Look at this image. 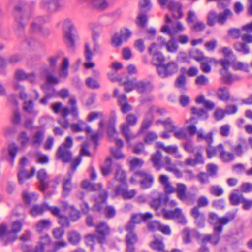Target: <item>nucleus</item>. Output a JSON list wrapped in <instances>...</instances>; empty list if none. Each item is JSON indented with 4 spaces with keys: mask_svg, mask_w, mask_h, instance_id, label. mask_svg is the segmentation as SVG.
I'll list each match as a JSON object with an SVG mask.
<instances>
[{
    "mask_svg": "<svg viewBox=\"0 0 252 252\" xmlns=\"http://www.w3.org/2000/svg\"><path fill=\"white\" fill-rule=\"evenodd\" d=\"M126 123H123L121 125V132L127 142H129L136 138L130 131L129 126H134L137 124V116L133 113H129L126 118Z\"/></svg>",
    "mask_w": 252,
    "mask_h": 252,
    "instance_id": "nucleus-8",
    "label": "nucleus"
},
{
    "mask_svg": "<svg viewBox=\"0 0 252 252\" xmlns=\"http://www.w3.org/2000/svg\"><path fill=\"white\" fill-rule=\"evenodd\" d=\"M93 5L95 8L104 10L107 7V3L105 0H94L92 2Z\"/></svg>",
    "mask_w": 252,
    "mask_h": 252,
    "instance_id": "nucleus-54",
    "label": "nucleus"
},
{
    "mask_svg": "<svg viewBox=\"0 0 252 252\" xmlns=\"http://www.w3.org/2000/svg\"><path fill=\"white\" fill-rule=\"evenodd\" d=\"M134 176L141 178L140 184L142 189H147L152 187L154 182V178L151 174L144 171L139 170L135 172Z\"/></svg>",
    "mask_w": 252,
    "mask_h": 252,
    "instance_id": "nucleus-12",
    "label": "nucleus"
},
{
    "mask_svg": "<svg viewBox=\"0 0 252 252\" xmlns=\"http://www.w3.org/2000/svg\"><path fill=\"white\" fill-rule=\"evenodd\" d=\"M232 16V12L228 8H225L222 12L218 14L214 11H211L207 16V25L212 27L217 22L220 25H223L226 22L227 19L231 18Z\"/></svg>",
    "mask_w": 252,
    "mask_h": 252,
    "instance_id": "nucleus-7",
    "label": "nucleus"
},
{
    "mask_svg": "<svg viewBox=\"0 0 252 252\" xmlns=\"http://www.w3.org/2000/svg\"><path fill=\"white\" fill-rule=\"evenodd\" d=\"M66 246L67 243L65 241H56L53 242L48 234H44L40 237L35 247L39 252H57Z\"/></svg>",
    "mask_w": 252,
    "mask_h": 252,
    "instance_id": "nucleus-1",
    "label": "nucleus"
},
{
    "mask_svg": "<svg viewBox=\"0 0 252 252\" xmlns=\"http://www.w3.org/2000/svg\"><path fill=\"white\" fill-rule=\"evenodd\" d=\"M13 88L15 90L19 92V97L22 100H25L27 97V94L25 92V88L18 82L13 83Z\"/></svg>",
    "mask_w": 252,
    "mask_h": 252,
    "instance_id": "nucleus-39",
    "label": "nucleus"
},
{
    "mask_svg": "<svg viewBox=\"0 0 252 252\" xmlns=\"http://www.w3.org/2000/svg\"><path fill=\"white\" fill-rule=\"evenodd\" d=\"M181 210L176 208L174 210H167L163 212V215L166 219H177L180 215Z\"/></svg>",
    "mask_w": 252,
    "mask_h": 252,
    "instance_id": "nucleus-35",
    "label": "nucleus"
},
{
    "mask_svg": "<svg viewBox=\"0 0 252 252\" xmlns=\"http://www.w3.org/2000/svg\"><path fill=\"white\" fill-rule=\"evenodd\" d=\"M213 132H210L206 135H204L201 132H197V141H200L204 140L207 144L206 153L209 158H211L213 157L216 156L218 153L220 155V153L223 148V146L221 144H220L216 147L212 146V144L213 141Z\"/></svg>",
    "mask_w": 252,
    "mask_h": 252,
    "instance_id": "nucleus-6",
    "label": "nucleus"
},
{
    "mask_svg": "<svg viewBox=\"0 0 252 252\" xmlns=\"http://www.w3.org/2000/svg\"><path fill=\"white\" fill-rule=\"evenodd\" d=\"M153 88L152 84L149 82L143 81L136 82V90L140 93L143 94L151 91Z\"/></svg>",
    "mask_w": 252,
    "mask_h": 252,
    "instance_id": "nucleus-27",
    "label": "nucleus"
},
{
    "mask_svg": "<svg viewBox=\"0 0 252 252\" xmlns=\"http://www.w3.org/2000/svg\"><path fill=\"white\" fill-rule=\"evenodd\" d=\"M210 193L215 196H220L223 193L222 189L218 185H213L210 189Z\"/></svg>",
    "mask_w": 252,
    "mask_h": 252,
    "instance_id": "nucleus-47",
    "label": "nucleus"
},
{
    "mask_svg": "<svg viewBox=\"0 0 252 252\" xmlns=\"http://www.w3.org/2000/svg\"><path fill=\"white\" fill-rule=\"evenodd\" d=\"M138 240L136 234L134 232H127L126 236V243L134 244Z\"/></svg>",
    "mask_w": 252,
    "mask_h": 252,
    "instance_id": "nucleus-57",
    "label": "nucleus"
},
{
    "mask_svg": "<svg viewBox=\"0 0 252 252\" xmlns=\"http://www.w3.org/2000/svg\"><path fill=\"white\" fill-rule=\"evenodd\" d=\"M134 46L135 48L140 53H143L145 49L144 42L142 39L136 40Z\"/></svg>",
    "mask_w": 252,
    "mask_h": 252,
    "instance_id": "nucleus-64",
    "label": "nucleus"
},
{
    "mask_svg": "<svg viewBox=\"0 0 252 252\" xmlns=\"http://www.w3.org/2000/svg\"><path fill=\"white\" fill-rule=\"evenodd\" d=\"M35 173V168L32 167L31 168V172L29 173L25 168V167L21 166L20 171L18 173L19 182L20 184L24 183L26 180H27L32 177Z\"/></svg>",
    "mask_w": 252,
    "mask_h": 252,
    "instance_id": "nucleus-20",
    "label": "nucleus"
},
{
    "mask_svg": "<svg viewBox=\"0 0 252 252\" xmlns=\"http://www.w3.org/2000/svg\"><path fill=\"white\" fill-rule=\"evenodd\" d=\"M86 84L88 87L91 89H97L100 88L98 82L91 77H88L86 79Z\"/></svg>",
    "mask_w": 252,
    "mask_h": 252,
    "instance_id": "nucleus-49",
    "label": "nucleus"
},
{
    "mask_svg": "<svg viewBox=\"0 0 252 252\" xmlns=\"http://www.w3.org/2000/svg\"><path fill=\"white\" fill-rule=\"evenodd\" d=\"M206 27L205 24L201 21H196V22L191 26V29L195 32H199L203 31Z\"/></svg>",
    "mask_w": 252,
    "mask_h": 252,
    "instance_id": "nucleus-60",
    "label": "nucleus"
},
{
    "mask_svg": "<svg viewBox=\"0 0 252 252\" xmlns=\"http://www.w3.org/2000/svg\"><path fill=\"white\" fill-rule=\"evenodd\" d=\"M218 98L222 101H226L230 97V94L227 88L225 87L219 88L217 93Z\"/></svg>",
    "mask_w": 252,
    "mask_h": 252,
    "instance_id": "nucleus-29",
    "label": "nucleus"
},
{
    "mask_svg": "<svg viewBox=\"0 0 252 252\" xmlns=\"http://www.w3.org/2000/svg\"><path fill=\"white\" fill-rule=\"evenodd\" d=\"M162 154L160 151L158 150L156 152L151 156V160L153 166L157 170H159L162 167L161 162Z\"/></svg>",
    "mask_w": 252,
    "mask_h": 252,
    "instance_id": "nucleus-28",
    "label": "nucleus"
},
{
    "mask_svg": "<svg viewBox=\"0 0 252 252\" xmlns=\"http://www.w3.org/2000/svg\"><path fill=\"white\" fill-rule=\"evenodd\" d=\"M45 204L41 206H34L30 211V213L32 216H36L38 215L42 214L44 211L46 210V208L44 207Z\"/></svg>",
    "mask_w": 252,
    "mask_h": 252,
    "instance_id": "nucleus-50",
    "label": "nucleus"
},
{
    "mask_svg": "<svg viewBox=\"0 0 252 252\" xmlns=\"http://www.w3.org/2000/svg\"><path fill=\"white\" fill-rule=\"evenodd\" d=\"M233 47L236 51L241 52L244 55L250 53L249 47L246 43L236 42L234 44Z\"/></svg>",
    "mask_w": 252,
    "mask_h": 252,
    "instance_id": "nucleus-30",
    "label": "nucleus"
},
{
    "mask_svg": "<svg viewBox=\"0 0 252 252\" xmlns=\"http://www.w3.org/2000/svg\"><path fill=\"white\" fill-rule=\"evenodd\" d=\"M37 178L40 182L39 189L44 192L48 187V182L46 181L48 176L44 169H41L37 172Z\"/></svg>",
    "mask_w": 252,
    "mask_h": 252,
    "instance_id": "nucleus-19",
    "label": "nucleus"
},
{
    "mask_svg": "<svg viewBox=\"0 0 252 252\" xmlns=\"http://www.w3.org/2000/svg\"><path fill=\"white\" fill-rule=\"evenodd\" d=\"M160 183L164 187V191L166 195L176 193L177 196L181 201L187 199V188L185 184L181 183L176 184V187L172 186L169 181L168 177L165 175H161L159 177Z\"/></svg>",
    "mask_w": 252,
    "mask_h": 252,
    "instance_id": "nucleus-2",
    "label": "nucleus"
},
{
    "mask_svg": "<svg viewBox=\"0 0 252 252\" xmlns=\"http://www.w3.org/2000/svg\"><path fill=\"white\" fill-rule=\"evenodd\" d=\"M167 5L171 12L178 9V12L179 13L180 17L181 16V9H182V4L181 3L176 2L172 0H170Z\"/></svg>",
    "mask_w": 252,
    "mask_h": 252,
    "instance_id": "nucleus-46",
    "label": "nucleus"
},
{
    "mask_svg": "<svg viewBox=\"0 0 252 252\" xmlns=\"http://www.w3.org/2000/svg\"><path fill=\"white\" fill-rule=\"evenodd\" d=\"M236 217V212L228 213L225 217L220 218L219 224L218 225L214 226V231L215 232L221 233L222 231V225L226 224L231 221Z\"/></svg>",
    "mask_w": 252,
    "mask_h": 252,
    "instance_id": "nucleus-14",
    "label": "nucleus"
},
{
    "mask_svg": "<svg viewBox=\"0 0 252 252\" xmlns=\"http://www.w3.org/2000/svg\"><path fill=\"white\" fill-rule=\"evenodd\" d=\"M24 14V5L22 3H19L15 7L14 16L17 26L15 32L19 38L21 39L25 34L24 30L26 26L23 18Z\"/></svg>",
    "mask_w": 252,
    "mask_h": 252,
    "instance_id": "nucleus-9",
    "label": "nucleus"
},
{
    "mask_svg": "<svg viewBox=\"0 0 252 252\" xmlns=\"http://www.w3.org/2000/svg\"><path fill=\"white\" fill-rule=\"evenodd\" d=\"M95 240H97V236L95 234H89L85 236L87 245L90 246L92 248L94 246Z\"/></svg>",
    "mask_w": 252,
    "mask_h": 252,
    "instance_id": "nucleus-59",
    "label": "nucleus"
},
{
    "mask_svg": "<svg viewBox=\"0 0 252 252\" xmlns=\"http://www.w3.org/2000/svg\"><path fill=\"white\" fill-rule=\"evenodd\" d=\"M73 139L71 137L67 136L65 141L58 148L56 156L57 158L62 160L63 163L70 162L72 158V154L70 149L73 146Z\"/></svg>",
    "mask_w": 252,
    "mask_h": 252,
    "instance_id": "nucleus-4",
    "label": "nucleus"
},
{
    "mask_svg": "<svg viewBox=\"0 0 252 252\" xmlns=\"http://www.w3.org/2000/svg\"><path fill=\"white\" fill-rule=\"evenodd\" d=\"M105 216L106 218L111 219L115 217L116 211L114 208L111 206H107L104 209Z\"/></svg>",
    "mask_w": 252,
    "mask_h": 252,
    "instance_id": "nucleus-61",
    "label": "nucleus"
},
{
    "mask_svg": "<svg viewBox=\"0 0 252 252\" xmlns=\"http://www.w3.org/2000/svg\"><path fill=\"white\" fill-rule=\"evenodd\" d=\"M115 177L120 183H126V173L122 169H118L117 170Z\"/></svg>",
    "mask_w": 252,
    "mask_h": 252,
    "instance_id": "nucleus-56",
    "label": "nucleus"
},
{
    "mask_svg": "<svg viewBox=\"0 0 252 252\" xmlns=\"http://www.w3.org/2000/svg\"><path fill=\"white\" fill-rule=\"evenodd\" d=\"M42 89L45 94V95L49 98L58 96L57 91L52 85H46V86L42 87Z\"/></svg>",
    "mask_w": 252,
    "mask_h": 252,
    "instance_id": "nucleus-32",
    "label": "nucleus"
},
{
    "mask_svg": "<svg viewBox=\"0 0 252 252\" xmlns=\"http://www.w3.org/2000/svg\"><path fill=\"white\" fill-rule=\"evenodd\" d=\"M71 178H72V174L71 173L69 174V176L68 178L63 179V192L62 195L64 197H66L68 196L70 193L71 189H72V185H71Z\"/></svg>",
    "mask_w": 252,
    "mask_h": 252,
    "instance_id": "nucleus-26",
    "label": "nucleus"
},
{
    "mask_svg": "<svg viewBox=\"0 0 252 252\" xmlns=\"http://www.w3.org/2000/svg\"><path fill=\"white\" fill-rule=\"evenodd\" d=\"M151 248L158 251H163L164 250V245L161 240L158 239H155L150 244Z\"/></svg>",
    "mask_w": 252,
    "mask_h": 252,
    "instance_id": "nucleus-48",
    "label": "nucleus"
},
{
    "mask_svg": "<svg viewBox=\"0 0 252 252\" xmlns=\"http://www.w3.org/2000/svg\"><path fill=\"white\" fill-rule=\"evenodd\" d=\"M220 218L218 217L217 214L214 212H211L209 214V217L208 219V222L212 225H218V222H219Z\"/></svg>",
    "mask_w": 252,
    "mask_h": 252,
    "instance_id": "nucleus-58",
    "label": "nucleus"
},
{
    "mask_svg": "<svg viewBox=\"0 0 252 252\" xmlns=\"http://www.w3.org/2000/svg\"><path fill=\"white\" fill-rule=\"evenodd\" d=\"M174 85L175 87L180 89L182 91H185L187 89L186 80L185 76L183 74L180 75L176 78Z\"/></svg>",
    "mask_w": 252,
    "mask_h": 252,
    "instance_id": "nucleus-31",
    "label": "nucleus"
},
{
    "mask_svg": "<svg viewBox=\"0 0 252 252\" xmlns=\"http://www.w3.org/2000/svg\"><path fill=\"white\" fill-rule=\"evenodd\" d=\"M18 148L15 143H12L8 146V153L11 158V162L13 163L17 155Z\"/></svg>",
    "mask_w": 252,
    "mask_h": 252,
    "instance_id": "nucleus-44",
    "label": "nucleus"
},
{
    "mask_svg": "<svg viewBox=\"0 0 252 252\" xmlns=\"http://www.w3.org/2000/svg\"><path fill=\"white\" fill-rule=\"evenodd\" d=\"M93 55V52L91 50L89 44L86 43L85 44L84 56L86 62L84 63V65L87 69L92 68L95 66L94 63L91 62Z\"/></svg>",
    "mask_w": 252,
    "mask_h": 252,
    "instance_id": "nucleus-17",
    "label": "nucleus"
},
{
    "mask_svg": "<svg viewBox=\"0 0 252 252\" xmlns=\"http://www.w3.org/2000/svg\"><path fill=\"white\" fill-rule=\"evenodd\" d=\"M220 73L222 76L223 82L225 84H230L234 80L228 70H221Z\"/></svg>",
    "mask_w": 252,
    "mask_h": 252,
    "instance_id": "nucleus-55",
    "label": "nucleus"
},
{
    "mask_svg": "<svg viewBox=\"0 0 252 252\" xmlns=\"http://www.w3.org/2000/svg\"><path fill=\"white\" fill-rule=\"evenodd\" d=\"M165 46L166 47L167 50L170 52L174 53L177 51L178 45L173 39H171L169 40L167 42Z\"/></svg>",
    "mask_w": 252,
    "mask_h": 252,
    "instance_id": "nucleus-62",
    "label": "nucleus"
},
{
    "mask_svg": "<svg viewBox=\"0 0 252 252\" xmlns=\"http://www.w3.org/2000/svg\"><path fill=\"white\" fill-rule=\"evenodd\" d=\"M189 57L198 62L211 61V58L204 56V53L201 50L196 48L192 49L189 51Z\"/></svg>",
    "mask_w": 252,
    "mask_h": 252,
    "instance_id": "nucleus-18",
    "label": "nucleus"
},
{
    "mask_svg": "<svg viewBox=\"0 0 252 252\" xmlns=\"http://www.w3.org/2000/svg\"><path fill=\"white\" fill-rule=\"evenodd\" d=\"M86 124L82 120H79L78 123H73L70 126V128L72 132L76 133L83 131L81 126H86Z\"/></svg>",
    "mask_w": 252,
    "mask_h": 252,
    "instance_id": "nucleus-42",
    "label": "nucleus"
},
{
    "mask_svg": "<svg viewBox=\"0 0 252 252\" xmlns=\"http://www.w3.org/2000/svg\"><path fill=\"white\" fill-rule=\"evenodd\" d=\"M68 239L71 244L77 245L81 240V236L77 231H72L68 233Z\"/></svg>",
    "mask_w": 252,
    "mask_h": 252,
    "instance_id": "nucleus-37",
    "label": "nucleus"
},
{
    "mask_svg": "<svg viewBox=\"0 0 252 252\" xmlns=\"http://www.w3.org/2000/svg\"><path fill=\"white\" fill-rule=\"evenodd\" d=\"M69 103L71 105L70 109L67 107H63L61 113V118L58 120V124L64 129H67L70 126L69 121L67 118L69 114L71 115L74 119H77L79 116L76 99L74 98H70Z\"/></svg>",
    "mask_w": 252,
    "mask_h": 252,
    "instance_id": "nucleus-3",
    "label": "nucleus"
},
{
    "mask_svg": "<svg viewBox=\"0 0 252 252\" xmlns=\"http://www.w3.org/2000/svg\"><path fill=\"white\" fill-rule=\"evenodd\" d=\"M178 70V64L174 62H170L157 68L158 76L162 79L166 78L176 73Z\"/></svg>",
    "mask_w": 252,
    "mask_h": 252,
    "instance_id": "nucleus-10",
    "label": "nucleus"
},
{
    "mask_svg": "<svg viewBox=\"0 0 252 252\" xmlns=\"http://www.w3.org/2000/svg\"><path fill=\"white\" fill-rule=\"evenodd\" d=\"M105 164V166H102L101 167L102 174L105 176L108 175L111 170L112 158L110 157H108L106 159Z\"/></svg>",
    "mask_w": 252,
    "mask_h": 252,
    "instance_id": "nucleus-41",
    "label": "nucleus"
},
{
    "mask_svg": "<svg viewBox=\"0 0 252 252\" xmlns=\"http://www.w3.org/2000/svg\"><path fill=\"white\" fill-rule=\"evenodd\" d=\"M154 120V116L148 115L147 113L146 114L145 118L143 120L138 134H142L146 131L151 126Z\"/></svg>",
    "mask_w": 252,
    "mask_h": 252,
    "instance_id": "nucleus-22",
    "label": "nucleus"
},
{
    "mask_svg": "<svg viewBox=\"0 0 252 252\" xmlns=\"http://www.w3.org/2000/svg\"><path fill=\"white\" fill-rule=\"evenodd\" d=\"M191 215L194 219V223L200 228H202L205 225V217L204 214L199 211L198 207H193L191 211Z\"/></svg>",
    "mask_w": 252,
    "mask_h": 252,
    "instance_id": "nucleus-15",
    "label": "nucleus"
},
{
    "mask_svg": "<svg viewBox=\"0 0 252 252\" xmlns=\"http://www.w3.org/2000/svg\"><path fill=\"white\" fill-rule=\"evenodd\" d=\"M131 31L127 28H123L119 32L115 33L111 39V44L114 47H120L123 42H126L131 35Z\"/></svg>",
    "mask_w": 252,
    "mask_h": 252,
    "instance_id": "nucleus-11",
    "label": "nucleus"
},
{
    "mask_svg": "<svg viewBox=\"0 0 252 252\" xmlns=\"http://www.w3.org/2000/svg\"><path fill=\"white\" fill-rule=\"evenodd\" d=\"M153 56V64L156 66L157 68L160 65L163 64L162 63L164 61V57L160 52H156Z\"/></svg>",
    "mask_w": 252,
    "mask_h": 252,
    "instance_id": "nucleus-38",
    "label": "nucleus"
},
{
    "mask_svg": "<svg viewBox=\"0 0 252 252\" xmlns=\"http://www.w3.org/2000/svg\"><path fill=\"white\" fill-rule=\"evenodd\" d=\"M53 236L55 239H61L64 234V230L63 227H56L52 230Z\"/></svg>",
    "mask_w": 252,
    "mask_h": 252,
    "instance_id": "nucleus-53",
    "label": "nucleus"
},
{
    "mask_svg": "<svg viewBox=\"0 0 252 252\" xmlns=\"http://www.w3.org/2000/svg\"><path fill=\"white\" fill-rule=\"evenodd\" d=\"M37 195L34 193H28L24 192L23 193V198L27 204H30L32 202H34L37 199Z\"/></svg>",
    "mask_w": 252,
    "mask_h": 252,
    "instance_id": "nucleus-40",
    "label": "nucleus"
},
{
    "mask_svg": "<svg viewBox=\"0 0 252 252\" xmlns=\"http://www.w3.org/2000/svg\"><path fill=\"white\" fill-rule=\"evenodd\" d=\"M162 201V198L161 195L159 196L158 198H154L150 203L151 207L155 210H157L159 208Z\"/></svg>",
    "mask_w": 252,
    "mask_h": 252,
    "instance_id": "nucleus-63",
    "label": "nucleus"
},
{
    "mask_svg": "<svg viewBox=\"0 0 252 252\" xmlns=\"http://www.w3.org/2000/svg\"><path fill=\"white\" fill-rule=\"evenodd\" d=\"M63 38L66 45L73 48L75 46V41L77 36L76 30L69 19H65L63 24Z\"/></svg>",
    "mask_w": 252,
    "mask_h": 252,
    "instance_id": "nucleus-5",
    "label": "nucleus"
},
{
    "mask_svg": "<svg viewBox=\"0 0 252 252\" xmlns=\"http://www.w3.org/2000/svg\"><path fill=\"white\" fill-rule=\"evenodd\" d=\"M96 232L98 242L103 244L105 241L106 236L109 234V227L106 223L101 222L96 226Z\"/></svg>",
    "mask_w": 252,
    "mask_h": 252,
    "instance_id": "nucleus-13",
    "label": "nucleus"
},
{
    "mask_svg": "<svg viewBox=\"0 0 252 252\" xmlns=\"http://www.w3.org/2000/svg\"><path fill=\"white\" fill-rule=\"evenodd\" d=\"M17 238V234L10 230L7 231L1 242L3 243L4 245H7L9 243H11L15 241Z\"/></svg>",
    "mask_w": 252,
    "mask_h": 252,
    "instance_id": "nucleus-36",
    "label": "nucleus"
},
{
    "mask_svg": "<svg viewBox=\"0 0 252 252\" xmlns=\"http://www.w3.org/2000/svg\"><path fill=\"white\" fill-rule=\"evenodd\" d=\"M50 224L48 220H41L36 224V230L39 233H41L43 229L48 227Z\"/></svg>",
    "mask_w": 252,
    "mask_h": 252,
    "instance_id": "nucleus-51",
    "label": "nucleus"
},
{
    "mask_svg": "<svg viewBox=\"0 0 252 252\" xmlns=\"http://www.w3.org/2000/svg\"><path fill=\"white\" fill-rule=\"evenodd\" d=\"M191 110L192 113L199 118L207 119L208 117V113L204 108H198L195 107H193L191 108Z\"/></svg>",
    "mask_w": 252,
    "mask_h": 252,
    "instance_id": "nucleus-33",
    "label": "nucleus"
},
{
    "mask_svg": "<svg viewBox=\"0 0 252 252\" xmlns=\"http://www.w3.org/2000/svg\"><path fill=\"white\" fill-rule=\"evenodd\" d=\"M45 136L44 130H38L33 135L32 139V144L33 146L39 147L43 142Z\"/></svg>",
    "mask_w": 252,
    "mask_h": 252,
    "instance_id": "nucleus-24",
    "label": "nucleus"
},
{
    "mask_svg": "<svg viewBox=\"0 0 252 252\" xmlns=\"http://www.w3.org/2000/svg\"><path fill=\"white\" fill-rule=\"evenodd\" d=\"M139 6L141 12L147 13L152 7L151 0H140Z\"/></svg>",
    "mask_w": 252,
    "mask_h": 252,
    "instance_id": "nucleus-34",
    "label": "nucleus"
},
{
    "mask_svg": "<svg viewBox=\"0 0 252 252\" xmlns=\"http://www.w3.org/2000/svg\"><path fill=\"white\" fill-rule=\"evenodd\" d=\"M108 197V192L106 190H102L98 196L95 197L94 200L95 204L94 205V208L98 212H100L104 208L106 204Z\"/></svg>",
    "mask_w": 252,
    "mask_h": 252,
    "instance_id": "nucleus-16",
    "label": "nucleus"
},
{
    "mask_svg": "<svg viewBox=\"0 0 252 252\" xmlns=\"http://www.w3.org/2000/svg\"><path fill=\"white\" fill-rule=\"evenodd\" d=\"M220 158L225 162H229L234 158V156L232 153L224 151L223 148L220 153Z\"/></svg>",
    "mask_w": 252,
    "mask_h": 252,
    "instance_id": "nucleus-52",
    "label": "nucleus"
},
{
    "mask_svg": "<svg viewBox=\"0 0 252 252\" xmlns=\"http://www.w3.org/2000/svg\"><path fill=\"white\" fill-rule=\"evenodd\" d=\"M158 139L157 135L154 132H149L145 136L144 142L146 144L151 145Z\"/></svg>",
    "mask_w": 252,
    "mask_h": 252,
    "instance_id": "nucleus-43",
    "label": "nucleus"
},
{
    "mask_svg": "<svg viewBox=\"0 0 252 252\" xmlns=\"http://www.w3.org/2000/svg\"><path fill=\"white\" fill-rule=\"evenodd\" d=\"M15 79L18 81L27 80L31 83L35 81V75L33 73L27 74L23 70H18L15 74Z\"/></svg>",
    "mask_w": 252,
    "mask_h": 252,
    "instance_id": "nucleus-21",
    "label": "nucleus"
},
{
    "mask_svg": "<svg viewBox=\"0 0 252 252\" xmlns=\"http://www.w3.org/2000/svg\"><path fill=\"white\" fill-rule=\"evenodd\" d=\"M29 32L31 33H38L40 35L47 36L49 34V31L47 29H44L40 24H37L35 22L32 23Z\"/></svg>",
    "mask_w": 252,
    "mask_h": 252,
    "instance_id": "nucleus-25",
    "label": "nucleus"
},
{
    "mask_svg": "<svg viewBox=\"0 0 252 252\" xmlns=\"http://www.w3.org/2000/svg\"><path fill=\"white\" fill-rule=\"evenodd\" d=\"M244 198L243 195H239L233 193L230 196V201L232 205L236 206L242 203Z\"/></svg>",
    "mask_w": 252,
    "mask_h": 252,
    "instance_id": "nucleus-45",
    "label": "nucleus"
},
{
    "mask_svg": "<svg viewBox=\"0 0 252 252\" xmlns=\"http://www.w3.org/2000/svg\"><path fill=\"white\" fill-rule=\"evenodd\" d=\"M164 163H162V166H165L168 171L172 172L178 176H181L180 171L176 167V165L171 162V158L169 157H165Z\"/></svg>",
    "mask_w": 252,
    "mask_h": 252,
    "instance_id": "nucleus-23",
    "label": "nucleus"
}]
</instances>
